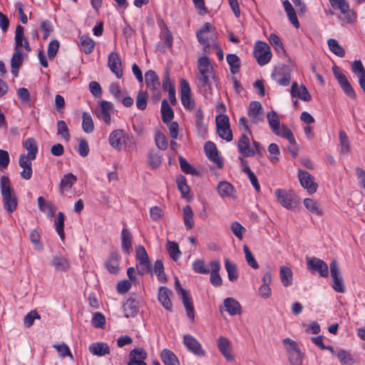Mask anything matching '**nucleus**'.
I'll use <instances>...</instances> for the list:
<instances>
[{
  "mask_svg": "<svg viewBox=\"0 0 365 365\" xmlns=\"http://www.w3.org/2000/svg\"><path fill=\"white\" fill-rule=\"evenodd\" d=\"M197 85L200 91L207 98L212 93V80H215L214 68L206 55L197 59Z\"/></svg>",
  "mask_w": 365,
  "mask_h": 365,
  "instance_id": "1",
  "label": "nucleus"
},
{
  "mask_svg": "<svg viewBox=\"0 0 365 365\" xmlns=\"http://www.w3.org/2000/svg\"><path fill=\"white\" fill-rule=\"evenodd\" d=\"M196 36L199 43L203 46L205 53H209L211 49L219 48L217 33L210 23H205L202 28L197 31Z\"/></svg>",
  "mask_w": 365,
  "mask_h": 365,
  "instance_id": "2",
  "label": "nucleus"
},
{
  "mask_svg": "<svg viewBox=\"0 0 365 365\" xmlns=\"http://www.w3.org/2000/svg\"><path fill=\"white\" fill-rule=\"evenodd\" d=\"M0 191L4 209L8 212L16 210L18 205L17 197L14 192L9 177L6 175L0 178Z\"/></svg>",
  "mask_w": 365,
  "mask_h": 365,
  "instance_id": "3",
  "label": "nucleus"
},
{
  "mask_svg": "<svg viewBox=\"0 0 365 365\" xmlns=\"http://www.w3.org/2000/svg\"><path fill=\"white\" fill-rule=\"evenodd\" d=\"M254 56L257 63L263 66L267 64L272 56L269 46L263 41H257L254 48Z\"/></svg>",
  "mask_w": 365,
  "mask_h": 365,
  "instance_id": "4",
  "label": "nucleus"
},
{
  "mask_svg": "<svg viewBox=\"0 0 365 365\" xmlns=\"http://www.w3.org/2000/svg\"><path fill=\"white\" fill-rule=\"evenodd\" d=\"M215 122L219 136L227 142L232 140L233 135L228 116L227 115H218L215 118Z\"/></svg>",
  "mask_w": 365,
  "mask_h": 365,
  "instance_id": "5",
  "label": "nucleus"
},
{
  "mask_svg": "<svg viewBox=\"0 0 365 365\" xmlns=\"http://www.w3.org/2000/svg\"><path fill=\"white\" fill-rule=\"evenodd\" d=\"M175 287L176 292L181 296L188 318L193 322L195 319V311L192 299L190 297L188 292L181 287L180 282L178 278H175Z\"/></svg>",
  "mask_w": 365,
  "mask_h": 365,
  "instance_id": "6",
  "label": "nucleus"
},
{
  "mask_svg": "<svg viewBox=\"0 0 365 365\" xmlns=\"http://www.w3.org/2000/svg\"><path fill=\"white\" fill-rule=\"evenodd\" d=\"M274 195L277 199L278 202L284 207L292 210L296 207L297 201L295 199V194L291 190H286L282 189H277L274 191Z\"/></svg>",
  "mask_w": 365,
  "mask_h": 365,
  "instance_id": "7",
  "label": "nucleus"
},
{
  "mask_svg": "<svg viewBox=\"0 0 365 365\" xmlns=\"http://www.w3.org/2000/svg\"><path fill=\"white\" fill-rule=\"evenodd\" d=\"M330 274L333 279L332 288L334 290L339 293H344L346 288L342 277L341 276L338 262L336 259H333L330 263Z\"/></svg>",
  "mask_w": 365,
  "mask_h": 365,
  "instance_id": "8",
  "label": "nucleus"
},
{
  "mask_svg": "<svg viewBox=\"0 0 365 365\" xmlns=\"http://www.w3.org/2000/svg\"><path fill=\"white\" fill-rule=\"evenodd\" d=\"M333 73L337 80L339 84L340 85L341 89L344 92V93L349 96V98L354 99L356 98V93L348 81L346 76L341 71L339 67L334 66L332 68Z\"/></svg>",
  "mask_w": 365,
  "mask_h": 365,
  "instance_id": "9",
  "label": "nucleus"
},
{
  "mask_svg": "<svg viewBox=\"0 0 365 365\" xmlns=\"http://www.w3.org/2000/svg\"><path fill=\"white\" fill-rule=\"evenodd\" d=\"M330 5L335 10H339L346 23H351L355 19L354 12L350 9L346 0H329Z\"/></svg>",
  "mask_w": 365,
  "mask_h": 365,
  "instance_id": "10",
  "label": "nucleus"
},
{
  "mask_svg": "<svg viewBox=\"0 0 365 365\" xmlns=\"http://www.w3.org/2000/svg\"><path fill=\"white\" fill-rule=\"evenodd\" d=\"M180 98L182 104L186 110H190L194 108L195 101L191 96L190 84L183 78L180 81Z\"/></svg>",
  "mask_w": 365,
  "mask_h": 365,
  "instance_id": "11",
  "label": "nucleus"
},
{
  "mask_svg": "<svg viewBox=\"0 0 365 365\" xmlns=\"http://www.w3.org/2000/svg\"><path fill=\"white\" fill-rule=\"evenodd\" d=\"M183 344L187 349L198 357H203L206 351L202 349L199 341L190 334L183 336Z\"/></svg>",
  "mask_w": 365,
  "mask_h": 365,
  "instance_id": "12",
  "label": "nucleus"
},
{
  "mask_svg": "<svg viewBox=\"0 0 365 365\" xmlns=\"http://www.w3.org/2000/svg\"><path fill=\"white\" fill-rule=\"evenodd\" d=\"M307 267L311 272H317L322 277H327L329 268L326 262L317 257H311L307 259Z\"/></svg>",
  "mask_w": 365,
  "mask_h": 365,
  "instance_id": "13",
  "label": "nucleus"
},
{
  "mask_svg": "<svg viewBox=\"0 0 365 365\" xmlns=\"http://www.w3.org/2000/svg\"><path fill=\"white\" fill-rule=\"evenodd\" d=\"M298 178L301 185L306 189L309 194H313L317 191L318 185L314 182V177L307 171L299 170Z\"/></svg>",
  "mask_w": 365,
  "mask_h": 365,
  "instance_id": "14",
  "label": "nucleus"
},
{
  "mask_svg": "<svg viewBox=\"0 0 365 365\" xmlns=\"http://www.w3.org/2000/svg\"><path fill=\"white\" fill-rule=\"evenodd\" d=\"M128 140V136L122 129L113 130L108 138V142L113 148L121 150L123 145Z\"/></svg>",
  "mask_w": 365,
  "mask_h": 365,
  "instance_id": "15",
  "label": "nucleus"
},
{
  "mask_svg": "<svg viewBox=\"0 0 365 365\" xmlns=\"http://www.w3.org/2000/svg\"><path fill=\"white\" fill-rule=\"evenodd\" d=\"M145 81L147 88L153 92V96H160V80L156 73L153 70L148 71L145 74Z\"/></svg>",
  "mask_w": 365,
  "mask_h": 365,
  "instance_id": "16",
  "label": "nucleus"
},
{
  "mask_svg": "<svg viewBox=\"0 0 365 365\" xmlns=\"http://www.w3.org/2000/svg\"><path fill=\"white\" fill-rule=\"evenodd\" d=\"M204 150L207 158L212 161L219 168L223 167V161L220 158L216 145L211 142L207 141L204 145Z\"/></svg>",
  "mask_w": 365,
  "mask_h": 365,
  "instance_id": "17",
  "label": "nucleus"
},
{
  "mask_svg": "<svg viewBox=\"0 0 365 365\" xmlns=\"http://www.w3.org/2000/svg\"><path fill=\"white\" fill-rule=\"evenodd\" d=\"M250 121L254 124H258L264 120L262 106L259 101H252L250 103L247 112Z\"/></svg>",
  "mask_w": 365,
  "mask_h": 365,
  "instance_id": "18",
  "label": "nucleus"
},
{
  "mask_svg": "<svg viewBox=\"0 0 365 365\" xmlns=\"http://www.w3.org/2000/svg\"><path fill=\"white\" fill-rule=\"evenodd\" d=\"M113 105L107 101H101L99 108L96 110V116L98 119L104 121L107 125L110 124V111L113 110Z\"/></svg>",
  "mask_w": 365,
  "mask_h": 365,
  "instance_id": "19",
  "label": "nucleus"
},
{
  "mask_svg": "<svg viewBox=\"0 0 365 365\" xmlns=\"http://www.w3.org/2000/svg\"><path fill=\"white\" fill-rule=\"evenodd\" d=\"M34 159L29 158L28 157L24 156V154H21L19 157V165L22 169L20 173V176L21 178L29 180L31 178L33 174L32 170V161Z\"/></svg>",
  "mask_w": 365,
  "mask_h": 365,
  "instance_id": "20",
  "label": "nucleus"
},
{
  "mask_svg": "<svg viewBox=\"0 0 365 365\" xmlns=\"http://www.w3.org/2000/svg\"><path fill=\"white\" fill-rule=\"evenodd\" d=\"M239 153L244 157H252L256 154V150L250 145V140L246 133H242L237 143Z\"/></svg>",
  "mask_w": 365,
  "mask_h": 365,
  "instance_id": "21",
  "label": "nucleus"
},
{
  "mask_svg": "<svg viewBox=\"0 0 365 365\" xmlns=\"http://www.w3.org/2000/svg\"><path fill=\"white\" fill-rule=\"evenodd\" d=\"M108 66L118 78L123 76L121 59L115 52H111L108 57Z\"/></svg>",
  "mask_w": 365,
  "mask_h": 365,
  "instance_id": "22",
  "label": "nucleus"
},
{
  "mask_svg": "<svg viewBox=\"0 0 365 365\" xmlns=\"http://www.w3.org/2000/svg\"><path fill=\"white\" fill-rule=\"evenodd\" d=\"M147 358V353L143 349H134L129 354L128 365H147L144 360Z\"/></svg>",
  "mask_w": 365,
  "mask_h": 365,
  "instance_id": "23",
  "label": "nucleus"
},
{
  "mask_svg": "<svg viewBox=\"0 0 365 365\" xmlns=\"http://www.w3.org/2000/svg\"><path fill=\"white\" fill-rule=\"evenodd\" d=\"M210 283L214 287H220L222 284V279L219 274L220 263L219 260H212L210 262Z\"/></svg>",
  "mask_w": 365,
  "mask_h": 365,
  "instance_id": "24",
  "label": "nucleus"
},
{
  "mask_svg": "<svg viewBox=\"0 0 365 365\" xmlns=\"http://www.w3.org/2000/svg\"><path fill=\"white\" fill-rule=\"evenodd\" d=\"M15 46V48L17 49H20V48L24 47L27 51H31L29 41L24 37V27L21 25H17L16 27Z\"/></svg>",
  "mask_w": 365,
  "mask_h": 365,
  "instance_id": "25",
  "label": "nucleus"
},
{
  "mask_svg": "<svg viewBox=\"0 0 365 365\" xmlns=\"http://www.w3.org/2000/svg\"><path fill=\"white\" fill-rule=\"evenodd\" d=\"M51 265L56 271L66 272L70 269L69 260L62 255H55L52 257Z\"/></svg>",
  "mask_w": 365,
  "mask_h": 365,
  "instance_id": "26",
  "label": "nucleus"
},
{
  "mask_svg": "<svg viewBox=\"0 0 365 365\" xmlns=\"http://www.w3.org/2000/svg\"><path fill=\"white\" fill-rule=\"evenodd\" d=\"M291 95L293 97H298L303 101L308 102L311 101V96L307 88L303 85L299 86L296 82H294L292 85Z\"/></svg>",
  "mask_w": 365,
  "mask_h": 365,
  "instance_id": "27",
  "label": "nucleus"
},
{
  "mask_svg": "<svg viewBox=\"0 0 365 365\" xmlns=\"http://www.w3.org/2000/svg\"><path fill=\"white\" fill-rule=\"evenodd\" d=\"M120 259V255L117 252H112L108 259L106 260L105 265L107 270L111 274H117L118 273L119 268V261Z\"/></svg>",
  "mask_w": 365,
  "mask_h": 365,
  "instance_id": "28",
  "label": "nucleus"
},
{
  "mask_svg": "<svg viewBox=\"0 0 365 365\" xmlns=\"http://www.w3.org/2000/svg\"><path fill=\"white\" fill-rule=\"evenodd\" d=\"M172 295V292L165 287H161L159 289L158 292V300L163 306V307L168 310H172V302L170 300V296Z\"/></svg>",
  "mask_w": 365,
  "mask_h": 365,
  "instance_id": "29",
  "label": "nucleus"
},
{
  "mask_svg": "<svg viewBox=\"0 0 365 365\" xmlns=\"http://www.w3.org/2000/svg\"><path fill=\"white\" fill-rule=\"evenodd\" d=\"M224 306L225 310L230 315L234 316L241 314V305L236 299L232 297H227L224 300Z\"/></svg>",
  "mask_w": 365,
  "mask_h": 365,
  "instance_id": "30",
  "label": "nucleus"
},
{
  "mask_svg": "<svg viewBox=\"0 0 365 365\" xmlns=\"http://www.w3.org/2000/svg\"><path fill=\"white\" fill-rule=\"evenodd\" d=\"M120 239L123 252L126 255H129L132 250L133 240L130 232L128 229L123 228L121 232Z\"/></svg>",
  "mask_w": 365,
  "mask_h": 365,
  "instance_id": "31",
  "label": "nucleus"
},
{
  "mask_svg": "<svg viewBox=\"0 0 365 365\" xmlns=\"http://www.w3.org/2000/svg\"><path fill=\"white\" fill-rule=\"evenodd\" d=\"M24 147L27 150V153L24 156L29 158L36 159L38 153V144L34 138H28L23 143Z\"/></svg>",
  "mask_w": 365,
  "mask_h": 365,
  "instance_id": "32",
  "label": "nucleus"
},
{
  "mask_svg": "<svg viewBox=\"0 0 365 365\" xmlns=\"http://www.w3.org/2000/svg\"><path fill=\"white\" fill-rule=\"evenodd\" d=\"M89 351L93 355L103 356L110 354L109 346L103 342L91 344L88 347Z\"/></svg>",
  "mask_w": 365,
  "mask_h": 365,
  "instance_id": "33",
  "label": "nucleus"
},
{
  "mask_svg": "<svg viewBox=\"0 0 365 365\" xmlns=\"http://www.w3.org/2000/svg\"><path fill=\"white\" fill-rule=\"evenodd\" d=\"M138 310V303L135 299L130 298L123 304L124 316L126 318L136 316Z\"/></svg>",
  "mask_w": 365,
  "mask_h": 365,
  "instance_id": "34",
  "label": "nucleus"
},
{
  "mask_svg": "<svg viewBox=\"0 0 365 365\" xmlns=\"http://www.w3.org/2000/svg\"><path fill=\"white\" fill-rule=\"evenodd\" d=\"M272 79L282 86H287L289 84L291 77L289 73H285L281 68L276 69L272 74Z\"/></svg>",
  "mask_w": 365,
  "mask_h": 365,
  "instance_id": "35",
  "label": "nucleus"
},
{
  "mask_svg": "<svg viewBox=\"0 0 365 365\" xmlns=\"http://www.w3.org/2000/svg\"><path fill=\"white\" fill-rule=\"evenodd\" d=\"M135 258L140 264L146 269H150L148 255L143 245H138L135 250Z\"/></svg>",
  "mask_w": 365,
  "mask_h": 365,
  "instance_id": "36",
  "label": "nucleus"
},
{
  "mask_svg": "<svg viewBox=\"0 0 365 365\" xmlns=\"http://www.w3.org/2000/svg\"><path fill=\"white\" fill-rule=\"evenodd\" d=\"M160 358L164 365H180L179 360L175 354L168 349H163Z\"/></svg>",
  "mask_w": 365,
  "mask_h": 365,
  "instance_id": "37",
  "label": "nucleus"
},
{
  "mask_svg": "<svg viewBox=\"0 0 365 365\" xmlns=\"http://www.w3.org/2000/svg\"><path fill=\"white\" fill-rule=\"evenodd\" d=\"M161 115L164 123H168L174 117L173 110L166 99H163L161 103Z\"/></svg>",
  "mask_w": 365,
  "mask_h": 365,
  "instance_id": "38",
  "label": "nucleus"
},
{
  "mask_svg": "<svg viewBox=\"0 0 365 365\" xmlns=\"http://www.w3.org/2000/svg\"><path fill=\"white\" fill-rule=\"evenodd\" d=\"M282 4L290 22L295 28H298L299 23L292 4L288 0L284 1Z\"/></svg>",
  "mask_w": 365,
  "mask_h": 365,
  "instance_id": "39",
  "label": "nucleus"
},
{
  "mask_svg": "<svg viewBox=\"0 0 365 365\" xmlns=\"http://www.w3.org/2000/svg\"><path fill=\"white\" fill-rule=\"evenodd\" d=\"M80 46L81 49L86 54H89L93 52L95 46L94 41L87 35L80 36Z\"/></svg>",
  "mask_w": 365,
  "mask_h": 365,
  "instance_id": "40",
  "label": "nucleus"
},
{
  "mask_svg": "<svg viewBox=\"0 0 365 365\" xmlns=\"http://www.w3.org/2000/svg\"><path fill=\"white\" fill-rule=\"evenodd\" d=\"M76 180V177L72 173L65 175L61 180L60 192L63 194L65 190L71 189Z\"/></svg>",
  "mask_w": 365,
  "mask_h": 365,
  "instance_id": "41",
  "label": "nucleus"
},
{
  "mask_svg": "<svg viewBox=\"0 0 365 365\" xmlns=\"http://www.w3.org/2000/svg\"><path fill=\"white\" fill-rule=\"evenodd\" d=\"M217 192L222 197L232 196L234 187L232 185L227 181H221L217 187Z\"/></svg>",
  "mask_w": 365,
  "mask_h": 365,
  "instance_id": "42",
  "label": "nucleus"
},
{
  "mask_svg": "<svg viewBox=\"0 0 365 365\" xmlns=\"http://www.w3.org/2000/svg\"><path fill=\"white\" fill-rule=\"evenodd\" d=\"M293 273L292 269L286 266L280 268L279 277L284 287H289L292 284Z\"/></svg>",
  "mask_w": 365,
  "mask_h": 365,
  "instance_id": "43",
  "label": "nucleus"
},
{
  "mask_svg": "<svg viewBox=\"0 0 365 365\" xmlns=\"http://www.w3.org/2000/svg\"><path fill=\"white\" fill-rule=\"evenodd\" d=\"M226 60L230 66V72L232 74L238 73L241 65L240 58L236 54L230 53L227 55Z\"/></svg>",
  "mask_w": 365,
  "mask_h": 365,
  "instance_id": "44",
  "label": "nucleus"
},
{
  "mask_svg": "<svg viewBox=\"0 0 365 365\" xmlns=\"http://www.w3.org/2000/svg\"><path fill=\"white\" fill-rule=\"evenodd\" d=\"M269 43L273 46L275 51L279 55H284L286 53V51L284 48L283 43L280 39V38L276 35L275 34H271L268 38Z\"/></svg>",
  "mask_w": 365,
  "mask_h": 365,
  "instance_id": "45",
  "label": "nucleus"
},
{
  "mask_svg": "<svg viewBox=\"0 0 365 365\" xmlns=\"http://www.w3.org/2000/svg\"><path fill=\"white\" fill-rule=\"evenodd\" d=\"M183 220L187 230H190L194 226L193 211L190 205L183 207Z\"/></svg>",
  "mask_w": 365,
  "mask_h": 365,
  "instance_id": "46",
  "label": "nucleus"
},
{
  "mask_svg": "<svg viewBox=\"0 0 365 365\" xmlns=\"http://www.w3.org/2000/svg\"><path fill=\"white\" fill-rule=\"evenodd\" d=\"M303 203L304 207L312 213L317 215H322L323 214L322 210L316 200L311 198H305Z\"/></svg>",
  "mask_w": 365,
  "mask_h": 365,
  "instance_id": "47",
  "label": "nucleus"
},
{
  "mask_svg": "<svg viewBox=\"0 0 365 365\" xmlns=\"http://www.w3.org/2000/svg\"><path fill=\"white\" fill-rule=\"evenodd\" d=\"M230 341L226 337L220 336L217 341V346L221 354L227 359H232V356L228 351Z\"/></svg>",
  "mask_w": 365,
  "mask_h": 365,
  "instance_id": "48",
  "label": "nucleus"
},
{
  "mask_svg": "<svg viewBox=\"0 0 365 365\" xmlns=\"http://www.w3.org/2000/svg\"><path fill=\"white\" fill-rule=\"evenodd\" d=\"M327 44L329 50L339 57H344L345 56L344 48L339 45L338 41L334 38H329L327 41Z\"/></svg>",
  "mask_w": 365,
  "mask_h": 365,
  "instance_id": "49",
  "label": "nucleus"
},
{
  "mask_svg": "<svg viewBox=\"0 0 365 365\" xmlns=\"http://www.w3.org/2000/svg\"><path fill=\"white\" fill-rule=\"evenodd\" d=\"M225 267L227 272L228 279L231 282H235L238 278V272L237 270L236 265L231 262L229 259H225Z\"/></svg>",
  "mask_w": 365,
  "mask_h": 365,
  "instance_id": "50",
  "label": "nucleus"
},
{
  "mask_svg": "<svg viewBox=\"0 0 365 365\" xmlns=\"http://www.w3.org/2000/svg\"><path fill=\"white\" fill-rule=\"evenodd\" d=\"M194 115L195 123L197 130L202 133L205 132L206 126L203 123L204 113L201 107H198L195 110Z\"/></svg>",
  "mask_w": 365,
  "mask_h": 365,
  "instance_id": "51",
  "label": "nucleus"
},
{
  "mask_svg": "<svg viewBox=\"0 0 365 365\" xmlns=\"http://www.w3.org/2000/svg\"><path fill=\"white\" fill-rule=\"evenodd\" d=\"M64 220L65 216L62 212H58L57 214L56 219L55 220V227L58 235L60 236L61 240L65 237L64 233Z\"/></svg>",
  "mask_w": 365,
  "mask_h": 365,
  "instance_id": "52",
  "label": "nucleus"
},
{
  "mask_svg": "<svg viewBox=\"0 0 365 365\" xmlns=\"http://www.w3.org/2000/svg\"><path fill=\"white\" fill-rule=\"evenodd\" d=\"M82 128L86 133H91L94 130L93 121L91 115L83 113L82 116Z\"/></svg>",
  "mask_w": 365,
  "mask_h": 365,
  "instance_id": "53",
  "label": "nucleus"
},
{
  "mask_svg": "<svg viewBox=\"0 0 365 365\" xmlns=\"http://www.w3.org/2000/svg\"><path fill=\"white\" fill-rule=\"evenodd\" d=\"M339 138L340 141V153L347 154L350 149L349 140L347 135L344 130H340L339 133Z\"/></svg>",
  "mask_w": 365,
  "mask_h": 365,
  "instance_id": "54",
  "label": "nucleus"
},
{
  "mask_svg": "<svg viewBox=\"0 0 365 365\" xmlns=\"http://www.w3.org/2000/svg\"><path fill=\"white\" fill-rule=\"evenodd\" d=\"M167 250L170 257L174 260L177 261L181 255L178 244L175 242L168 241L167 244Z\"/></svg>",
  "mask_w": 365,
  "mask_h": 365,
  "instance_id": "55",
  "label": "nucleus"
},
{
  "mask_svg": "<svg viewBox=\"0 0 365 365\" xmlns=\"http://www.w3.org/2000/svg\"><path fill=\"white\" fill-rule=\"evenodd\" d=\"M267 118L272 131L275 132L276 129L281 125L279 118L277 113L274 110L268 112L267 114Z\"/></svg>",
  "mask_w": 365,
  "mask_h": 365,
  "instance_id": "56",
  "label": "nucleus"
},
{
  "mask_svg": "<svg viewBox=\"0 0 365 365\" xmlns=\"http://www.w3.org/2000/svg\"><path fill=\"white\" fill-rule=\"evenodd\" d=\"M242 171L247 174L251 184L254 187L255 190L259 192L260 191V185L258 182L257 178L255 175V173L251 170L250 168L248 165H244L242 168Z\"/></svg>",
  "mask_w": 365,
  "mask_h": 365,
  "instance_id": "57",
  "label": "nucleus"
},
{
  "mask_svg": "<svg viewBox=\"0 0 365 365\" xmlns=\"http://www.w3.org/2000/svg\"><path fill=\"white\" fill-rule=\"evenodd\" d=\"M192 269L197 274H208L210 272V269L208 267L206 266L205 262L202 259H197L192 263Z\"/></svg>",
  "mask_w": 365,
  "mask_h": 365,
  "instance_id": "58",
  "label": "nucleus"
},
{
  "mask_svg": "<svg viewBox=\"0 0 365 365\" xmlns=\"http://www.w3.org/2000/svg\"><path fill=\"white\" fill-rule=\"evenodd\" d=\"M57 133L67 141L70 139L69 130L64 120L57 122Z\"/></svg>",
  "mask_w": 365,
  "mask_h": 365,
  "instance_id": "59",
  "label": "nucleus"
},
{
  "mask_svg": "<svg viewBox=\"0 0 365 365\" xmlns=\"http://www.w3.org/2000/svg\"><path fill=\"white\" fill-rule=\"evenodd\" d=\"M23 62V53L21 49L15 48V52L14 53L11 59V68H19Z\"/></svg>",
  "mask_w": 365,
  "mask_h": 365,
  "instance_id": "60",
  "label": "nucleus"
},
{
  "mask_svg": "<svg viewBox=\"0 0 365 365\" xmlns=\"http://www.w3.org/2000/svg\"><path fill=\"white\" fill-rule=\"evenodd\" d=\"M337 358L343 365H351L354 362L351 355L344 350H340L337 353Z\"/></svg>",
  "mask_w": 365,
  "mask_h": 365,
  "instance_id": "61",
  "label": "nucleus"
},
{
  "mask_svg": "<svg viewBox=\"0 0 365 365\" xmlns=\"http://www.w3.org/2000/svg\"><path fill=\"white\" fill-rule=\"evenodd\" d=\"M29 238L31 243L34 245L36 250H43V245L40 241V235L36 230H33L31 231Z\"/></svg>",
  "mask_w": 365,
  "mask_h": 365,
  "instance_id": "62",
  "label": "nucleus"
},
{
  "mask_svg": "<svg viewBox=\"0 0 365 365\" xmlns=\"http://www.w3.org/2000/svg\"><path fill=\"white\" fill-rule=\"evenodd\" d=\"M155 144L156 146L162 150H165L168 148V140L166 139V137L164 134L160 133V131H158L155 134Z\"/></svg>",
  "mask_w": 365,
  "mask_h": 365,
  "instance_id": "63",
  "label": "nucleus"
},
{
  "mask_svg": "<svg viewBox=\"0 0 365 365\" xmlns=\"http://www.w3.org/2000/svg\"><path fill=\"white\" fill-rule=\"evenodd\" d=\"M148 95L146 92L139 91L136 99V106L138 109L143 110L147 107Z\"/></svg>",
  "mask_w": 365,
  "mask_h": 365,
  "instance_id": "64",
  "label": "nucleus"
}]
</instances>
